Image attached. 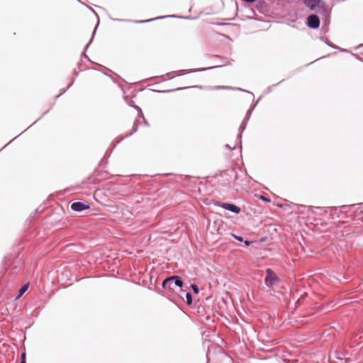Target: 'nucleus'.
Returning a JSON list of instances; mask_svg holds the SVG:
<instances>
[{
    "label": "nucleus",
    "mask_w": 363,
    "mask_h": 363,
    "mask_svg": "<svg viewBox=\"0 0 363 363\" xmlns=\"http://www.w3.org/2000/svg\"><path fill=\"white\" fill-rule=\"evenodd\" d=\"M175 285L178 287L182 288L183 286V281L178 276H172L166 279H164L162 282V286L164 288H170L172 285Z\"/></svg>",
    "instance_id": "1"
},
{
    "label": "nucleus",
    "mask_w": 363,
    "mask_h": 363,
    "mask_svg": "<svg viewBox=\"0 0 363 363\" xmlns=\"http://www.w3.org/2000/svg\"><path fill=\"white\" fill-rule=\"evenodd\" d=\"M307 26L311 28H318L320 26L319 18L316 15H310L307 18Z\"/></svg>",
    "instance_id": "2"
},
{
    "label": "nucleus",
    "mask_w": 363,
    "mask_h": 363,
    "mask_svg": "<svg viewBox=\"0 0 363 363\" xmlns=\"http://www.w3.org/2000/svg\"><path fill=\"white\" fill-rule=\"evenodd\" d=\"M89 206L86 202H74L71 204V208L74 211H81L82 210L88 209Z\"/></svg>",
    "instance_id": "3"
},
{
    "label": "nucleus",
    "mask_w": 363,
    "mask_h": 363,
    "mask_svg": "<svg viewBox=\"0 0 363 363\" xmlns=\"http://www.w3.org/2000/svg\"><path fill=\"white\" fill-rule=\"evenodd\" d=\"M218 206L235 213H239L240 212V208L238 206L232 203H219Z\"/></svg>",
    "instance_id": "4"
},
{
    "label": "nucleus",
    "mask_w": 363,
    "mask_h": 363,
    "mask_svg": "<svg viewBox=\"0 0 363 363\" xmlns=\"http://www.w3.org/2000/svg\"><path fill=\"white\" fill-rule=\"evenodd\" d=\"M267 275L265 278V283L267 286H271L274 285L276 281V274L270 269L267 270Z\"/></svg>",
    "instance_id": "5"
},
{
    "label": "nucleus",
    "mask_w": 363,
    "mask_h": 363,
    "mask_svg": "<svg viewBox=\"0 0 363 363\" xmlns=\"http://www.w3.org/2000/svg\"><path fill=\"white\" fill-rule=\"evenodd\" d=\"M304 4L311 10L318 6L320 0H303Z\"/></svg>",
    "instance_id": "6"
},
{
    "label": "nucleus",
    "mask_w": 363,
    "mask_h": 363,
    "mask_svg": "<svg viewBox=\"0 0 363 363\" xmlns=\"http://www.w3.org/2000/svg\"><path fill=\"white\" fill-rule=\"evenodd\" d=\"M186 303L187 304L190 305L192 303V297H191V295L190 293H187L186 294Z\"/></svg>",
    "instance_id": "7"
},
{
    "label": "nucleus",
    "mask_w": 363,
    "mask_h": 363,
    "mask_svg": "<svg viewBox=\"0 0 363 363\" xmlns=\"http://www.w3.org/2000/svg\"><path fill=\"white\" fill-rule=\"evenodd\" d=\"M28 289V284L23 285L19 290V296H21Z\"/></svg>",
    "instance_id": "8"
},
{
    "label": "nucleus",
    "mask_w": 363,
    "mask_h": 363,
    "mask_svg": "<svg viewBox=\"0 0 363 363\" xmlns=\"http://www.w3.org/2000/svg\"><path fill=\"white\" fill-rule=\"evenodd\" d=\"M245 123H246V121H243V123L241 124L239 130H240V135H239V138L241 137V133L245 129Z\"/></svg>",
    "instance_id": "9"
},
{
    "label": "nucleus",
    "mask_w": 363,
    "mask_h": 363,
    "mask_svg": "<svg viewBox=\"0 0 363 363\" xmlns=\"http://www.w3.org/2000/svg\"><path fill=\"white\" fill-rule=\"evenodd\" d=\"M162 17H157V18H152V19H148V20H144V21H136V23H146V22H149V21H153V20H156V19H159V18H162Z\"/></svg>",
    "instance_id": "10"
},
{
    "label": "nucleus",
    "mask_w": 363,
    "mask_h": 363,
    "mask_svg": "<svg viewBox=\"0 0 363 363\" xmlns=\"http://www.w3.org/2000/svg\"><path fill=\"white\" fill-rule=\"evenodd\" d=\"M191 289H193V291H194V292L195 294H198L199 292V288H198V286L196 285L191 284Z\"/></svg>",
    "instance_id": "11"
},
{
    "label": "nucleus",
    "mask_w": 363,
    "mask_h": 363,
    "mask_svg": "<svg viewBox=\"0 0 363 363\" xmlns=\"http://www.w3.org/2000/svg\"><path fill=\"white\" fill-rule=\"evenodd\" d=\"M215 89H231V87H230V86H216V87H215Z\"/></svg>",
    "instance_id": "12"
},
{
    "label": "nucleus",
    "mask_w": 363,
    "mask_h": 363,
    "mask_svg": "<svg viewBox=\"0 0 363 363\" xmlns=\"http://www.w3.org/2000/svg\"><path fill=\"white\" fill-rule=\"evenodd\" d=\"M251 111H252L251 110H249V111H247V117H246V121H247V120L249 119L250 116V114H251Z\"/></svg>",
    "instance_id": "13"
},
{
    "label": "nucleus",
    "mask_w": 363,
    "mask_h": 363,
    "mask_svg": "<svg viewBox=\"0 0 363 363\" xmlns=\"http://www.w3.org/2000/svg\"><path fill=\"white\" fill-rule=\"evenodd\" d=\"M205 69H192V70L189 71V72H198V71H201V70H205Z\"/></svg>",
    "instance_id": "14"
},
{
    "label": "nucleus",
    "mask_w": 363,
    "mask_h": 363,
    "mask_svg": "<svg viewBox=\"0 0 363 363\" xmlns=\"http://www.w3.org/2000/svg\"><path fill=\"white\" fill-rule=\"evenodd\" d=\"M21 360H26V354L25 353H23L21 354Z\"/></svg>",
    "instance_id": "15"
},
{
    "label": "nucleus",
    "mask_w": 363,
    "mask_h": 363,
    "mask_svg": "<svg viewBox=\"0 0 363 363\" xmlns=\"http://www.w3.org/2000/svg\"><path fill=\"white\" fill-rule=\"evenodd\" d=\"M244 1L246 2H248V3H252V2H254L255 0H244Z\"/></svg>",
    "instance_id": "16"
},
{
    "label": "nucleus",
    "mask_w": 363,
    "mask_h": 363,
    "mask_svg": "<svg viewBox=\"0 0 363 363\" xmlns=\"http://www.w3.org/2000/svg\"><path fill=\"white\" fill-rule=\"evenodd\" d=\"M236 239L239 241H242V238L241 237H236Z\"/></svg>",
    "instance_id": "17"
},
{
    "label": "nucleus",
    "mask_w": 363,
    "mask_h": 363,
    "mask_svg": "<svg viewBox=\"0 0 363 363\" xmlns=\"http://www.w3.org/2000/svg\"><path fill=\"white\" fill-rule=\"evenodd\" d=\"M359 59L360 60L363 61V54H362V56H360V57H359Z\"/></svg>",
    "instance_id": "18"
},
{
    "label": "nucleus",
    "mask_w": 363,
    "mask_h": 363,
    "mask_svg": "<svg viewBox=\"0 0 363 363\" xmlns=\"http://www.w3.org/2000/svg\"><path fill=\"white\" fill-rule=\"evenodd\" d=\"M245 244H246L247 245H250V242L246 241V242H245Z\"/></svg>",
    "instance_id": "19"
},
{
    "label": "nucleus",
    "mask_w": 363,
    "mask_h": 363,
    "mask_svg": "<svg viewBox=\"0 0 363 363\" xmlns=\"http://www.w3.org/2000/svg\"><path fill=\"white\" fill-rule=\"evenodd\" d=\"M20 363H26V360H21Z\"/></svg>",
    "instance_id": "20"
},
{
    "label": "nucleus",
    "mask_w": 363,
    "mask_h": 363,
    "mask_svg": "<svg viewBox=\"0 0 363 363\" xmlns=\"http://www.w3.org/2000/svg\"><path fill=\"white\" fill-rule=\"evenodd\" d=\"M362 48H363V45L359 46V49H361Z\"/></svg>",
    "instance_id": "21"
}]
</instances>
